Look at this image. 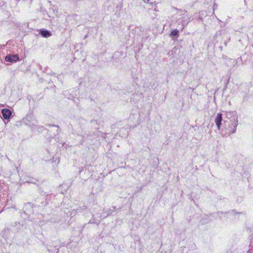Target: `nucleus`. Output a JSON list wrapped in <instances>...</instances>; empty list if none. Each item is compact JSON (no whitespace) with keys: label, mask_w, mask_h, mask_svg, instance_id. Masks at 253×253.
I'll return each mask as SVG.
<instances>
[{"label":"nucleus","mask_w":253,"mask_h":253,"mask_svg":"<svg viewBox=\"0 0 253 253\" xmlns=\"http://www.w3.org/2000/svg\"><path fill=\"white\" fill-rule=\"evenodd\" d=\"M41 34L42 37L45 38L49 37L51 35V33L47 30L41 31Z\"/></svg>","instance_id":"39448f33"},{"label":"nucleus","mask_w":253,"mask_h":253,"mask_svg":"<svg viewBox=\"0 0 253 253\" xmlns=\"http://www.w3.org/2000/svg\"><path fill=\"white\" fill-rule=\"evenodd\" d=\"M178 30H174L171 31V32L170 33V35L171 36H175V35H177L178 34Z\"/></svg>","instance_id":"423d86ee"},{"label":"nucleus","mask_w":253,"mask_h":253,"mask_svg":"<svg viewBox=\"0 0 253 253\" xmlns=\"http://www.w3.org/2000/svg\"><path fill=\"white\" fill-rule=\"evenodd\" d=\"M222 120V114L221 113H218L215 119V123L218 130L220 129Z\"/></svg>","instance_id":"f257e3e1"},{"label":"nucleus","mask_w":253,"mask_h":253,"mask_svg":"<svg viewBox=\"0 0 253 253\" xmlns=\"http://www.w3.org/2000/svg\"><path fill=\"white\" fill-rule=\"evenodd\" d=\"M238 125V122L237 120H234V122L231 124L228 129L229 132L231 133H234L236 131V127Z\"/></svg>","instance_id":"f03ea898"},{"label":"nucleus","mask_w":253,"mask_h":253,"mask_svg":"<svg viewBox=\"0 0 253 253\" xmlns=\"http://www.w3.org/2000/svg\"><path fill=\"white\" fill-rule=\"evenodd\" d=\"M5 59L8 62H16L19 60V57L17 55H7Z\"/></svg>","instance_id":"7ed1b4c3"},{"label":"nucleus","mask_w":253,"mask_h":253,"mask_svg":"<svg viewBox=\"0 0 253 253\" xmlns=\"http://www.w3.org/2000/svg\"><path fill=\"white\" fill-rule=\"evenodd\" d=\"M1 113L2 114L3 117L5 119H9L11 115V112L10 110L7 109H3L1 110Z\"/></svg>","instance_id":"20e7f679"},{"label":"nucleus","mask_w":253,"mask_h":253,"mask_svg":"<svg viewBox=\"0 0 253 253\" xmlns=\"http://www.w3.org/2000/svg\"><path fill=\"white\" fill-rule=\"evenodd\" d=\"M113 208H114V210L116 209V207H113Z\"/></svg>","instance_id":"0eeeda50"}]
</instances>
